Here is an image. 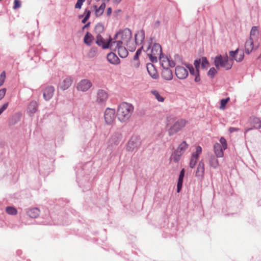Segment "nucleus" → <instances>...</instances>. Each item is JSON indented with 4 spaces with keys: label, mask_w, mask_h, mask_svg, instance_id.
Here are the masks:
<instances>
[{
    "label": "nucleus",
    "mask_w": 261,
    "mask_h": 261,
    "mask_svg": "<svg viewBox=\"0 0 261 261\" xmlns=\"http://www.w3.org/2000/svg\"><path fill=\"white\" fill-rule=\"evenodd\" d=\"M134 111V107L132 105L122 102L118 107L117 111L118 119L121 122L127 121L130 117Z\"/></svg>",
    "instance_id": "obj_1"
},
{
    "label": "nucleus",
    "mask_w": 261,
    "mask_h": 261,
    "mask_svg": "<svg viewBox=\"0 0 261 261\" xmlns=\"http://www.w3.org/2000/svg\"><path fill=\"white\" fill-rule=\"evenodd\" d=\"M215 65L218 68L220 67L229 70L231 68L233 61L232 59H229L227 55L223 58L221 55L216 56L214 60Z\"/></svg>",
    "instance_id": "obj_2"
},
{
    "label": "nucleus",
    "mask_w": 261,
    "mask_h": 261,
    "mask_svg": "<svg viewBox=\"0 0 261 261\" xmlns=\"http://www.w3.org/2000/svg\"><path fill=\"white\" fill-rule=\"evenodd\" d=\"M132 38V32L128 29H125L121 32L117 33L113 41H118L119 43L123 45H128Z\"/></svg>",
    "instance_id": "obj_3"
},
{
    "label": "nucleus",
    "mask_w": 261,
    "mask_h": 261,
    "mask_svg": "<svg viewBox=\"0 0 261 261\" xmlns=\"http://www.w3.org/2000/svg\"><path fill=\"white\" fill-rule=\"evenodd\" d=\"M147 55L152 62H157L158 58L162 56V50L160 44L154 43L147 50Z\"/></svg>",
    "instance_id": "obj_4"
},
{
    "label": "nucleus",
    "mask_w": 261,
    "mask_h": 261,
    "mask_svg": "<svg viewBox=\"0 0 261 261\" xmlns=\"http://www.w3.org/2000/svg\"><path fill=\"white\" fill-rule=\"evenodd\" d=\"M124 45L123 44L119 43L118 41H111L109 44L111 49L117 51L121 58H125L128 55V51Z\"/></svg>",
    "instance_id": "obj_5"
},
{
    "label": "nucleus",
    "mask_w": 261,
    "mask_h": 261,
    "mask_svg": "<svg viewBox=\"0 0 261 261\" xmlns=\"http://www.w3.org/2000/svg\"><path fill=\"white\" fill-rule=\"evenodd\" d=\"M220 143H216L214 145V150L217 158H222L224 155L223 150L227 147L226 139L224 137L220 139Z\"/></svg>",
    "instance_id": "obj_6"
},
{
    "label": "nucleus",
    "mask_w": 261,
    "mask_h": 261,
    "mask_svg": "<svg viewBox=\"0 0 261 261\" xmlns=\"http://www.w3.org/2000/svg\"><path fill=\"white\" fill-rule=\"evenodd\" d=\"M141 145V139L138 136H133L127 144L126 150L129 152L136 151Z\"/></svg>",
    "instance_id": "obj_7"
},
{
    "label": "nucleus",
    "mask_w": 261,
    "mask_h": 261,
    "mask_svg": "<svg viewBox=\"0 0 261 261\" xmlns=\"http://www.w3.org/2000/svg\"><path fill=\"white\" fill-rule=\"evenodd\" d=\"M116 111L114 109L107 108L104 113V119L106 124L112 125L115 120Z\"/></svg>",
    "instance_id": "obj_8"
},
{
    "label": "nucleus",
    "mask_w": 261,
    "mask_h": 261,
    "mask_svg": "<svg viewBox=\"0 0 261 261\" xmlns=\"http://www.w3.org/2000/svg\"><path fill=\"white\" fill-rule=\"evenodd\" d=\"M187 123L184 119H179L175 122L168 129L169 136H172L183 128Z\"/></svg>",
    "instance_id": "obj_9"
},
{
    "label": "nucleus",
    "mask_w": 261,
    "mask_h": 261,
    "mask_svg": "<svg viewBox=\"0 0 261 261\" xmlns=\"http://www.w3.org/2000/svg\"><path fill=\"white\" fill-rule=\"evenodd\" d=\"M109 98L108 92L102 89H99L95 96V102L99 105L105 106Z\"/></svg>",
    "instance_id": "obj_10"
},
{
    "label": "nucleus",
    "mask_w": 261,
    "mask_h": 261,
    "mask_svg": "<svg viewBox=\"0 0 261 261\" xmlns=\"http://www.w3.org/2000/svg\"><path fill=\"white\" fill-rule=\"evenodd\" d=\"M91 82L87 79H84L81 81L77 85V89L81 91H86L91 87Z\"/></svg>",
    "instance_id": "obj_11"
},
{
    "label": "nucleus",
    "mask_w": 261,
    "mask_h": 261,
    "mask_svg": "<svg viewBox=\"0 0 261 261\" xmlns=\"http://www.w3.org/2000/svg\"><path fill=\"white\" fill-rule=\"evenodd\" d=\"M229 56L232 58L231 59L238 62H241L244 57V52L242 50H240L238 48L235 51H230Z\"/></svg>",
    "instance_id": "obj_12"
},
{
    "label": "nucleus",
    "mask_w": 261,
    "mask_h": 261,
    "mask_svg": "<svg viewBox=\"0 0 261 261\" xmlns=\"http://www.w3.org/2000/svg\"><path fill=\"white\" fill-rule=\"evenodd\" d=\"M175 72L176 76L181 80L186 79L188 75V71L184 67L177 66L175 69Z\"/></svg>",
    "instance_id": "obj_13"
},
{
    "label": "nucleus",
    "mask_w": 261,
    "mask_h": 261,
    "mask_svg": "<svg viewBox=\"0 0 261 261\" xmlns=\"http://www.w3.org/2000/svg\"><path fill=\"white\" fill-rule=\"evenodd\" d=\"M204 172H205V168H204V164L202 161H201L199 162L196 173H195V176L198 178L202 180L203 179L204 177Z\"/></svg>",
    "instance_id": "obj_14"
},
{
    "label": "nucleus",
    "mask_w": 261,
    "mask_h": 261,
    "mask_svg": "<svg viewBox=\"0 0 261 261\" xmlns=\"http://www.w3.org/2000/svg\"><path fill=\"white\" fill-rule=\"evenodd\" d=\"M72 82L73 80L71 77L66 76L60 83L59 88L62 90H65L71 86Z\"/></svg>",
    "instance_id": "obj_15"
},
{
    "label": "nucleus",
    "mask_w": 261,
    "mask_h": 261,
    "mask_svg": "<svg viewBox=\"0 0 261 261\" xmlns=\"http://www.w3.org/2000/svg\"><path fill=\"white\" fill-rule=\"evenodd\" d=\"M122 138V135L120 133H116L113 134L109 139V143L111 146L117 145Z\"/></svg>",
    "instance_id": "obj_16"
},
{
    "label": "nucleus",
    "mask_w": 261,
    "mask_h": 261,
    "mask_svg": "<svg viewBox=\"0 0 261 261\" xmlns=\"http://www.w3.org/2000/svg\"><path fill=\"white\" fill-rule=\"evenodd\" d=\"M113 41L112 39H110L108 42H105L102 37L99 34H98L96 36V43L100 46H102L103 48H110L109 44L110 41Z\"/></svg>",
    "instance_id": "obj_17"
},
{
    "label": "nucleus",
    "mask_w": 261,
    "mask_h": 261,
    "mask_svg": "<svg viewBox=\"0 0 261 261\" xmlns=\"http://www.w3.org/2000/svg\"><path fill=\"white\" fill-rule=\"evenodd\" d=\"M259 36L258 27L256 26L252 27L250 32V36L249 39L254 41L255 42L258 40Z\"/></svg>",
    "instance_id": "obj_18"
},
{
    "label": "nucleus",
    "mask_w": 261,
    "mask_h": 261,
    "mask_svg": "<svg viewBox=\"0 0 261 261\" xmlns=\"http://www.w3.org/2000/svg\"><path fill=\"white\" fill-rule=\"evenodd\" d=\"M54 88L53 86L47 87L43 93V97L46 100H49L53 96L54 93Z\"/></svg>",
    "instance_id": "obj_19"
},
{
    "label": "nucleus",
    "mask_w": 261,
    "mask_h": 261,
    "mask_svg": "<svg viewBox=\"0 0 261 261\" xmlns=\"http://www.w3.org/2000/svg\"><path fill=\"white\" fill-rule=\"evenodd\" d=\"M145 38V33L143 30L137 32L135 36V40L137 44H141Z\"/></svg>",
    "instance_id": "obj_20"
},
{
    "label": "nucleus",
    "mask_w": 261,
    "mask_h": 261,
    "mask_svg": "<svg viewBox=\"0 0 261 261\" xmlns=\"http://www.w3.org/2000/svg\"><path fill=\"white\" fill-rule=\"evenodd\" d=\"M146 68L149 75L153 79H156L158 74L157 73L156 70L155 69L154 67L151 63H149L147 64Z\"/></svg>",
    "instance_id": "obj_21"
},
{
    "label": "nucleus",
    "mask_w": 261,
    "mask_h": 261,
    "mask_svg": "<svg viewBox=\"0 0 261 261\" xmlns=\"http://www.w3.org/2000/svg\"><path fill=\"white\" fill-rule=\"evenodd\" d=\"M254 41L250 39H247L245 43V51L246 54H250L254 48Z\"/></svg>",
    "instance_id": "obj_22"
},
{
    "label": "nucleus",
    "mask_w": 261,
    "mask_h": 261,
    "mask_svg": "<svg viewBox=\"0 0 261 261\" xmlns=\"http://www.w3.org/2000/svg\"><path fill=\"white\" fill-rule=\"evenodd\" d=\"M162 76L166 80H171L173 78V73L169 68H163L162 71Z\"/></svg>",
    "instance_id": "obj_23"
},
{
    "label": "nucleus",
    "mask_w": 261,
    "mask_h": 261,
    "mask_svg": "<svg viewBox=\"0 0 261 261\" xmlns=\"http://www.w3.org/2000/svg\"><path fill=\"white\" fill-rule=\"evenodd\" d=\"M107 59L108 61L113 64H118L120 63V60L118 57L113 53H111L108 54Z\"/></svg>",
    "instance_id": "obj_24"
},
{
    "label": "nucleus",
    "mask_w": 261,
    "mask_h": 261,
    "mask_svg": "<svg viewBox=\"0 0 261 261\" xmlns=\"http://www.w3.org/2000/svg\"><path fill=\"white\" fill-rule=\"evenodd\" d=\"M185 176V169H182L179 174V176L178 177V181H177V192L179 193L182 186V182H183V179Z\"/></svg>",
    "instance_id": "obj_25"
},
{
    "label": "nucleus",
    "mask_w": 261,
    "mask_h": 261,
    "mask_svg": "<svg viewBox=\"0 0 261 261\" xmlns=\"http://www.w3.org/2000/svg\"><path fill=\"white\" fill-rule=\"evenodd\" d=\"M27 214L30 217L36 218L39 216L40 210L37 208H31L27 211Z\"/></svg>",
    "instance_id": "obj_26"
},
{
    "label": "nucleus",
    "mask_w": 261,
    "mask_h": 261,
    "mask_svg": "<svg viewBox=\"0 0 261 261\" xmlns=\"http://www.w3.org/2000/svg\"><path fill=\"white\" fill-rule=\"evenodd\" d=\"M208 164L210 167L216 169L219 166V163L218 160L215 156H211L208 161Z\"/></svg>",
    "instance_id": "obj_27"
},
{
    "label": "nucleus",
    "mask_w": 261,
    "mask_h": 261,
    "mask_svg": "<svg viewBox=\"0 0 261 261\" xmlns=\"http://www.w3.org/2000/svg\"><path fill=\"white\" fill-rule=\"evenodd\" d=\"M95 10V15L97 17L100 16L104 12V10L106 8V4L103 3L99 8H97L96 6H94Z\"/></svg>",
    "instance_id": "obj_28"
},
{
    "label": "nucleus",
    "mask_w": 261,
    "mask_h": 261,
    "mask_svg": "<svg viewBox=\"0 0 261 261\" xmlns=\"http://www.w3.org/2000/svg\"><path fill=\"white\" fill-rule=\"evenodd\" d=\"M188 146L187 143L184 141L178 145L176 150L183 154L188 148Z\"/></svg>",
    "instance_id": "obj_29"
},
{
    "label": "nucleus",
    "mask_w": 261,
    "mask_h": 261,
    "mask_svg": "<svg viewBox=\"0 0 261 261\" xmlns=\"http://www.w3.org/2000/svg\"><path fill=\"white\" fill-rule=\"evenodd\" d=\"M38 104L35 101H32L28 106V111L31 114H34L37 110Z\"/></svg>",
    "instance_id": "obj_30"
},
{
    "label": "nucleus",
    "mask_w": 261,
    "mask_h": 261,
    "mask_svg": "<svg viewBox=\"0 0 261 261\" xmlns=\"http://www.w3.org/2000/svg\"><path fill=\"white\" fill-rule=\"evenodd\" d=\"M158 58L160 59L161 64L163 68H166L169 67V58L162 56H161L160 57H159Z\"/></svg>",
    "instance_id": "obj_31"
},
{
    "label": "nucleus",
    "mask_w": 261,
    "mask_h": 261,
    "mask_svg": "<svg viewBox=\"0 0 261 261\" xmlns=\"http://www.w3.org/2000/svg\"><path fill=\"white\" fill-rule=\"evenodd\" d=\"M182 154L175 150L171 156V160H173L174 162L177 163L180 159Z\"/></svg>",
    "instance_id": "obj_32"
},
{
    "label": "nucleus",
    "mask_w": 261,
    "mask_h": 261,
    "mask_svg": "<svg viewBox=\"0 0 261 261\" xmlns=\"http://www.w3.org/2000/svg\"><path fill=\"white\" fill-rule=\"evenodd\" d=\"M251 123L254 128H259L261 127V121L258 118H253L251 120Z\"/></svg>",
    "instance_id": "obj_33"
},
{
    "label": "nucleus",
    "mask_w": 261,
    "mask_h": 261,
    "mask_svg": "<svg viewBox=\"0 0 261 261\" xmlns=\"http://www.w3.org/2000/svg\"><path fill=\"white\" fill-rule=\"evenodd\" d=\"M201 152L202 148L200 146H198L196 147L195 152L192 154L191 158H194L196 160H198L199 156L201 153Z\"/></svg>",
    "instance_id": "obj_34"
},
{
    "label": "nucleus",
    "mask_w": 261,
    "mask_h": 261,
    "mask_svg": "<svg viewBox=\"0 0 261 261\" xmlns=\"http://www.w3.org/2000/svg\"><path fill=\"white\" fill-rule=\"evenodd\" d=\"M93 39L92 35L88 32L84 37V43L87 45H90Z\"/></svg>",
    "instance_id": "obj_35"
},
{
    "label": "nucleus",
    "mask_w": 261,
    "mask_h": 261,
    "mask_svg": "<svg viewBox=\"0 0 261 261\" xmlns=\"http://www.w3.org/2000/svg\"><path fill=\"white\" fill-rule=\"evenodd\" d=\"M151 93L159 101L163 102L164 101V98L156 90L152 91Z\"/></svg>",
    "instance_id": "obj_36"
},
{
    "label": "nucleus",
    "mask_w": 261,
    "mask_h": 261,
    "mask_svg": "<svg viewBox=\"0 0 261 261\" xmlns=\"http://www.w3.org/2000/svg\"><path fill=\"white\" fill-rule=\"evenodd\" d=\"M6 211L8 214L12 215H15L17 213V210L15 207L12 206L7 207Z\"/></svg>",
    "instance_id": "obj_37"
},
{
    "label": "nucleus",
    "mask_w": 261,
    "mask_h": 261,
    "mask_svg": "<svg viewBox=\"0 0 261 261\" xmlns=\"http://www.w3.org/2000/svg\"><path fill=\"white\" fill-rule=\"evenodd\" d=\"M230 100V98L227 97L225 99H222L221 100L220 102V109L221 110H225L226 105L228 103V102Z\"/></svg>",
    "instance_id": "obj_38"
},
{
    "label": "nucleus",
    "mask_w": 261,
    "mask_h": 261,
    "mask_svg": "<svg viewBox=\"0 0 261 261\" xmlns=\"http://www.w3.org/2000/svg\"><path fill=\"white\" fill-rule=\"evenodd\" d=\"M201 67L202 68H207L209 67V63L205 57H202L201 59Z\"/></svg>",
    "instance_id": "obj_39"
},
{
    "label": "nucleus",
    "mask_w": 261,
    "mask_h": 261,
    "mask_svg": "<svg viewBox=\"0 0 261 261\" xmlns=\"http://www.w3.org/2000/svg\"><path fill=\"white\" fill-rule=\"evenodd\" d=\"M141 54V50H138L134 57V61H137V64L136 65H134V67H136V68H137L139 66V65H140V63H139V61L138 60V58H139V56H140Z\"/></svg>",
    "instance_id": "obj_40"
},
{
    "label": "nucleus",
    "mask_w": 261,
    "mask_h": 261,
    "mask_svg": "<svg viewBox=\"0 0 261 261\" xmlns=\"http://www.w3.org/2000/svg\"><path fill=\"white\" fill-rule=\"evenodd\" d=\"M104 28L102 24H97L94 29V31L96 33H98V34L103 31Z\"/></svg>",
    "instance_id": "obj_41"
},
{
    "label": "nucleus",
    "mask_w": 261,
    "mask_h": 261,
    "mask_svg": "<svg viewBox=\"0 0 261 261\" xmlns=\"http://www.w3.org/2000/svg\"><path fill=\"white\" fill-rule=\"evenodd\" d=\"M6 77V72L4 71L0 74V87L2 86L4 83Z\"/></svg>",
    "instance_id": "obj_42"
},
{
    "label": "nucleus",
    "mask_w": 261,
    "mask_h": 261,
    "mask_svg": "<svg viewBox=\"0 0 261 261\" xmlns=\"http://www.w3.org/2000/svg\"><path fill=\"white\" fill-rule=\"evenodd\" d=\"M188 68L189 69L190 74L192 75H195L199 72V69H196L195 70L192 65H189Z\"/></svg>",
    "instance_id": "obj_43"
},
{
    "label": "nucleus",
    "mask_w": 261,
    "mask_h": 261,
    "mask_svg": "<svg viewBox=\"0 0 261 261\" xmlns=\"http://www.w3.org/2000/svg\"><path fill=\"white\" fill-rule=\"evenodd\" d=\"M21 6V2L19 0H15L14 2V5L13 7V9H17L20 8Z\"/></svg>",
    "instance_id": "obj_44"
},
{
    "label": "nucleus",
    "mask_w": 261,
    "mask_h": 261,
    "mask_svg": "<svg viewBox=\"0 0 261 261\" xmlns=\"http://www.w3.org/2000/svg\"><path fill=\"white\" fill-rule=\"evenodd\" d=\"M216 69H215V68L212 67L209 70L207 74H208V75H209L211 77H213L215 75V74H216Z\"/></svg>",
    "instance_id": "obj_45"
},
{
    "label": "nucleus",
    "mask_w": 261,
    "mask_h": 261,
    "mask_svg": "<svg viewBox=\"0 0 261 261\" xmlns=\"http://www.w3.org/2000/svg\"><path fill=\"white\" fill-rule=\"evenodd\" d=\"M197 160L195 159L194 158H191L190 162V167L191 168H194V167L196 165V164L197 163Z\"/></svg>",
    "instance_id": "obj_46"
},
{
    "label": "nucleus",
    "mask_w": 261,
    "mask_h": 261,
    "mask_svg": "<svg viewBox=\"0 0 261 261\" xmlns=\"http://www.w3.org/2000/svg\"><path fill=\"white\" fill-rule=\"evenodd\" d=\"M85 0H77L76 4L75 5V8L76 9H81L83 3Z\"/></svg>",
    "instance_id": "obj_47"
},
{
    "label": "nucleus",
    "mask_w": 261,
    "mask_h": 261,
    "mask_svg": "<svg viewBox=\"0 0 261 261\" xmlns=\"http://www.w3.org/2000/svg\"><path fill=\"white\" fill-rule=\"evenodd\" d=\"M9 103L6 102L0 108V115L4 112L8 108Z\"/></svg>",
    "instance_id": "obj_48"
},
{
    "label": "nucleus",
    "mask_w": 261,
    "mask_h": 261,
    "mask_svg": "<svg viewBox=\"0 0 261 261\" xmlns=\"http://www.w3.org/2000/svg\"><path fill=\"white\" fill-rule=\"evenodd\" d=\"M6 92V89L3 88L0 89V100H1L5 95Z\"/></svg>",
    "instance_id": "obj_49"
},
{
    "label": "nucleus",
    "mask_w": 261,
    "mask_h": 261,
    "mask_svg": "<svg viewBox=\"0 0 261 261\" xmlns=\"http://www.w3.org/2000/svg\"><path fill=\"white\" fill-rule=\"evenodd\" d=\"M201 63V59L196 60L194 61V65L197 69H199L200 64Z\"/></svg>",
    "instance_id": "obj_50"
},
{
    "label": "nucleus",
    "mask_w": 261,
    "mask_h": 261,
    "mask_svg": "<svg viewBox=\"0 0 261 261\" xmlns=\"http://www.w3.org/2000/svg\"><path fill=\"white\" fill-rule=\"evenodd\" d=\"M91 12L90 10L86 9L84 12L85 17L89 19L90 16Z\"/></svg>",
    "instance_id": "obj_51"
},
{
    "label": "nucleus",
    "mask_w": 261,
    "mask_h": 261,
    "mask_svg": "<svg viewBox=\"0 0 261 261\" xmlns=\"http://www.w3.org/2000/svg\"><path fill=\"white\" fill-rule=\"evenodd\" d=\"M169 67H174L175 66V63L174 61H172V60H169Z\"/></svg>",
    "instance_id": "obj_52"
},
{
    "label": "nucleus",
    "mask_w": 261,
    "mask_h": 261,
    "mask_svg": "<svg viewBox=\"0 0 261 261\" xmlns=\"http://www.w3.org/2000/svg\"><path fill=\"white\" fill-rule=\"evenodd\" d=\"M195 81L196 82H198L200 81V76L199 75V72L198 73H197L196 74H195Z\"/></svg>",
    "instance_id": "obj_53"
},
{
    "label": "nucleus",
    "mask_w": 261,
    "mask_h": 261,
    "mask_svg": "<svg viewBox=\"0 0 261 261\" xmlns=\"http://www.w3.org/2000/svg\"><path fill=\"white\" fill-rule=\"evenodd\" d=\"M112 12V10L111 8H110V7L108 8L107 10V15H108V16L110 15L111 14Z\"/></svg>",
    "instance_id": "obj_54"
},
{
    "label": "nucleus",
    "mask_w": 261,
    "mask_h": 261,
    "mask_svg": "<svg viewBox=\"0 0 261 261\" xmlns=\"http://www.w3.org/2000/svg\"><path fill=\"white\" fill-rule=\"evenodd\" d=\"M238 130V129L237 128H235V127H230V128H229V132L230 133H232V132L237 131Z\"/></svg>",
    "instance_id": "obj_55"
},
{
    "label": "nucleus",
    "mask_w": 261,
    "mask_h": 261,
    "mask_svg": "<svg viewBox=\"0 0 261 261\" xmlns=\"http://www.w3.org/2000/svg\"><path fill=\"white\" fill-rule=\"evenodd\" d=\"M122 0H113V3L115 4H119L121 2Z\"/></svg>",
    "instance_id": "obj_56"
},
{
    "label": "nucleus",
    "mask_w": 261,
    "mask_h": 261,
    "mask_svg": "<svg viewBox=\"0 0 261 261\" xmlns=\"http://www.w3.org/2000/svg\"><path fill=\"white\" fill-rule=\"evenodd\" d=\"M88 18L84 17V18L82 20V23H85L88 20Z\"/></svg>",
    "instance_id": "obj_57"
},
{
    "label": "nucleus",
    "mask_w": 261,
    "mask_h": 261,
    "mask_svg": "<svg viewBox=\"0 0 261 261\" xmlns=\"http://www.w3.org/2000/svg\"><path fill=\"white\" fill-rule=\"evenodd\" d=\"M137 64V61H134V60L133 61V66L134 67V65H136Z\"/></svg>",
    "instance_id": "obj_58"
},
{
    "label": "nucleus",
    "mask_w": 261,
    "mask_h": 261,
    "mask_svg": "<svg viewBox=\"0 0 261 261\" xmlns=\"http://www.w3.org/2000/svg\"><path fill=\"white\" fill-rule=\"evenodd\" d=\"M252 128H250V130H251ZM249 130V129H247V130Z\"/></svg>",
    "instance_id": "obj_59"
},
{
    "label": "nucleus",
    "mask_w": 261,
    "mask_h": 261,
    "mask_svg": "<svg viewBox=\"0 0 261 261\" xmlns=\"http://www.w3.org/2000/svg\"><path fill=\"white\" fill-rule=\"evenodd\" d=\"M108 1H109L110 0H107Z\"/></svg>",
    "instance_id": "obj_60"
},
{
    "label": "nucleus",
    "mask_w": 261,
    "mask_h": 261,
    "mask_svg": "<svg viewBox=\"0 0 261 261\" xmlns=\"http://www.w3.org/2000/svg\"><path fill=\"white\" fill-rule=\"evenodd\" d=\"M2 0H0V1H1Z\"/></svg>",
    "instance_id": "obj_61"
}]
</instances>
